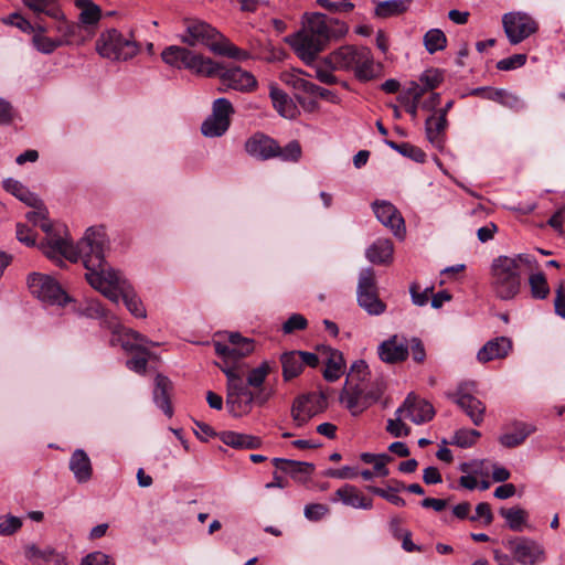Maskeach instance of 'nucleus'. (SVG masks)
<instances>
[{"label": "nucleus", "instance_id": "1", "mask_svg": "<svg viewBox=\"0 0 565 565\" xmlns=\"http://www.w3.org/2000/svg\"><path fill=\"white\" fill-rule=\"evenodd\" d=\"M108 244L105 228L103 226H92L86 230L76 249L58 241L54 243L53 249H49L47 253L54 255L56 252H62L73 263L81 259L86 269V280L94 289L115 303L121 297L131 315L137 318H146V309L129 282L118 271L108 267L105 260Z\"/></svg>", "mask_w": 565, "mask_h": 565}, {"label": "nucleus", "instance_id": "2", "mask_svg": "<svg viewBox=\"0 0 565 565\" xmlns=\"http://www.w3.org/2000/svg\"><path fill=\"white\" fill-rule=\"evenodd\" d=\"M535 265L534 256L526 253L493 258L489 269V285L493 296L502 301L516 298L523 287L524 270Z\"/></svg>", "mask_w": 565, "mask_h": 565}, {"label": "nucleus", "instance_id": "3", "mask_svg": "<svg viewBox=\"0 0 565 565\" xmlns=\"http://www.w3.org/2000/svg\"><path fill=\"white\" fill-rule=\"evenodd\" d=\"M181 41L189 46H206L214 54L236 60H245L248 53L235 46L215 28L201 20H186Z\"/></svg>", "mask_w": 565, "mask_h": 565}, {"label": "nucleus", "instance_id": "4", "mask_svg": "<svg viewBox=\"0 0 565 565\" xmlns=\"http://www.w3.org/2000/svg\"><path fill=\"white\" fill-rule=\"evenodd\" d=\"M324 62L331 70L354 71L355 76L362 81H370L376 75L372 53L364 46H342L329 54Z\"/></svg>", "mask_w": 565, "mask_h": 565}, {"label": "nucleus", "instance_id": "5", "mask_svg": "<svg viewBox=\"0 0 565 565\" xmlns=\"http://www.w3.org/2000/svg\"><path fill=\"white\" fill-rule=\"evenodd\" d=\"M161 57L166 64L172 67L185 68L196 75L206 77H215L220 70V63L178 45L166 47L161 53Z\"/></svg>", "mask_w": 565, "mask_h": 565}, {"label": "nucleus", "instance_id": "6", "mask_svg": "<svg viewBox=\"0 0 565 565\" xmlns=\"http://www.w3.org/2000/svg\"><path fill=\"white\" fill-rule=\"evenodd\" d=\"M226 376V407L234 417H242L252 412L254 393L245 384L242 374L234 366H221Z\"/></svg>", "mask_w": 565, "mask_h": 565}, {"label": "nucleus", "instance_id": "7", "mask_svg": "<svg viewBox=\"0 0 565 565\" xmlns=\"http://www.w3.org/2000/svg\"><path fill=\"white\" fill-rule=\"evenodd\" d=\"M96 50L102 57L111 61H127L134 57L139 49L136 42L111 29L100 34L96 42Z\"/></svg>", "mask_w": 565, "mask_h": 565}, {"label": "nucleus", "instance_id": "8", "mask_svg": "<svg viewBox=\"0 0 565 565\" xmlns=\"http://www.w3.org/2000/svg\"><path fill=\"white\" fill-rule=\"evenodd\" d=\"M215 353L223 359L218 366H234L236 362L246 358L255 350L254 340L243 337L238 332L228 334L227 342L214 341Z\"/></svg>", "mask_w": 565, "mask_h": 565}, {"label": "nucleus", "instance_id": "9", "mask_svg": "<svg viewBox=\"0 0 565 565\" xmlns=\"http://www.w3.org/2000/svg\"><path fill=\"white\" fill-rule=\"evenodd\" d=\"M28 286L32 295L49 305L64 306L68 296L58 282L49 275L32 273L28 277Z\"/></svg>", "mask_w": 565, "mask_h": 565}, {"label": "nucleus", "instance_id": "10", "mask_svg": "<svg viewBox=\"0 0 565 565\" xmlns=\"http://www.w3.org/2000/svg\"><path fill=\"white\" fill-rule=\"evenodd\" d=\"M473 386V383H461L455 392L447 393V397L469 417L475 426H480L484 420L486 405L472 395Z\"/></svg>", "mask_w": 565, "mask_h": 565}, {"label": "nucleus", "instance_id": "11", "mask_svg": "<svg viewBox=\"0 0 565 565\" xmlns=\"http://www.w3.org/2000/svg\"><path fill=\"white\" fill-rule=\"evenodd\" d=\"M358 302L367 313L382 315L386 306L379 298L375 284V274L372 268L362 269L359 275Z\"/></svg>", "mask_w": 565, "mask_h": 565}, {"label": "nucleus", "instance_id": "12", "mask_svg": "<svg viewBox=\"0 0 565 565\" xmlns=\"http://www.w3.org/2000/svg\"><path fill=\"white\" fill-rule=\"evenodd\" d=\"M232 114H234V108L228 99H215L212 107V114L201 126L202 134L209 138L223 136L230 128V117Z\"/></svg>", "mask_w": 565, "mask_h": 565}, {"label": "nucleus", "instance_id": "13", "mask_svg": "<svg viewBox=\"0 0 565 565\" xmlns=\"http://www.w3.org/2000/svg\"><path fill=\"white\" fill-rule=\"evenodd\" d=\"M33 207H34V211L26 213L25 216L29 222L33 223L34 225H39L41 227V230L43 232H45L47 235L45 242H42L41 246H40L43 254L46 255L51 259H56V258H60L61 256L68 259V257L62 252L61 253L56 252V253H54V255H50V253H47V252H49V249H53L52 247H53L54 243H56L58 241L66 243L67 245L72 246L74 249H76L78 247V243L76 245H73V243L71 241H68L67 238L56 236L52 232V224L47 221V210L44 206L41 199H40L39 205L33 206Z\"/></svg>", "mask_w": 565, "mask_h": 565}, {"label": "nucleus", "instance_id": "14", "mask_svg": "<svg viewBox=\"0 0 565 565\" xmlns=\"http://www.w3.org/2000/svg\"><path fill=\"white\" fill-rule=\"evenodd\" d=\"M327 398L322 393H308L298 396L291 407V417L297 427L306 425L313 416L323 412Z\"/></svg>", "mask_w": 565, "mask_h": 565}, {"label": "nucleus", "instance_id": "15", "mask_svg": "<svg viewBox=\"0 0 565 565\" xmlns=\"http://www.w3.org/2000/svg\"><path fill=\"white\" fill-rule=\"evenodd\" d=\"M504 32L511 44H519L537 31L536 21L524 12H509L502 18Z\"/></svg>", "mask_w": 565, "mask_h": 565}, {"label": "nucleus", "instance_id": "16", "mask_svg": "<svg viewBox=\"0 0 565 565\" xmlns=\"http://www.w3.org/2000/svg\"><path fill=\"white\" fill-rule=\"evenodd\" d=\"M505 545L514 559L522 565H536L545 561L543 545L530 537L511 539Z\"/></svg>", "mask_w": 565, "mask_h": 565}, {"label": "nucleus", "instance_id": "17", "mask_svg": "<svg viewBox=\"0 0 565 565\" xmlns=\"http://www.w3.org/2000/svg\"><path fill=\"white\" fill-rule=\"evenodd\" d=\"M303 31L328 43L331 36L344 35L348 26L338 20L328 21L323 13H312L308 17Z\"/></svg>", "mask_w": 565, "mask_h": 565}, {"label": "nucleus", "instance_id": "18", "mask_svg": "<svg viewBox=\"0 0 565 565\" xmlns=\"http://www.w3.org/2000/svg\"><path fill=\"white\" fill-rule=\"evenodd\" d=\"M287 41L295 50L298 57L306 64H311L327 44L320 39L308 34L303 30L288 38Z\"/></svg>", "mask_w": 565, "mask_h": 565}, {"label": "nucleus", "instance_id": "19", "mask_svg": "<svg viewBox=\"0 0 565 565\" xmlns=\"http://www.w3.org/2000/svg\"><path fill=\"white\" fill-rule=\"evenodd\" d=\"M215 76L220 77L226 87L239 92H252L257 86L255 76L241 67L224 70L220 64V70Z\"/></svg>", "mask_w": 565, "mask_h": 565}, {"label": "nucleus", "instance_id": "20", "mask_svg": "<svg viewBox=\"0 0 565 565\" xmlns=\"http://www.w3.org/2000/svg\"><path fill=\"white\" fill-rule=\"evenodd\" d=\"M377 354L382 362L397 364L408 358V341L397 334L391 335L377 347Z\"/></svg>", "mask_w": 565, "mask_h": 565}, {"label": "nucleus", "instance_id": "21", "mask_svg": "<svg viewBox=\"0 0 565 565\" xmlns=\"http://www.w3.org/2000/svg\"><path fill=\"white\" fill-rule=\"evenodd\" d=\"M245 151L253 158L266 161L277 157L278 142L271 137L256 132L245 141Z\"/></svg>", "mask_w": 565, "mask_h": 565}, {"label": "nucleus", "instance_id": "22", "mask_svg": "<svg viewBox=\"0 0 565 565\" xmlns=\"http://www.w3.org/2000/svg\"><path fill=\"white\" fill-rule=\"evenodd\" d=\"M376 218L391 228L395 236L403 237L405 233L404 218L396 207L386 201H375L372 204Z\"/></svg>", "mask_w": 565, "mask_h": 565}, {"label": "nucleus", "instance_id": "23", "mask_svg": "<svg viewBox=\"0 0 565 565\" xmlns=\"http://www.w3.org/2000/svg\"><path fill=\"white\" fill-rule=\"evenodd\" d=\"M340 402L353 416L362 414L370 407L365 388L359 383L345 384L340 394Z\"/></svg>", "mask_w": 565, "mask_h": 565}, {"label": "nucleus", "instance_id": "24", "mask_svg": "<svg viewBox=\"0 0 565 565\" xmlns=\"http://www.w3.org/2000/svg\"><path fill=\"white\" fill-rule=\"evenodd\" d=\"M401 408H404L405 417L417 425L429 422L435 415L433 405L413 393L407 395Z\"/></svg>", "mask_w": 565, "mask_h": 565}, {"label": "nucleus", "instance_id": "25", "mask_svg": "<svg viewBox=\"0 0 565 565\" xmlns=\"http://www.w3.org/2000/svg\"><path fill=\"white\" fill-rule=\"evenodd\" d=\"M512 349V342L509 338L499 337L488 341L477 354V359L481 363H487L495 359H503Z\"/></svg>", "mask_w": 565, "mask_h": 565}, {"label": "nucleus", "instance_id": "26", "mask_svg": "<svg viewBox=\"0 0 565 565\" xmlns=\"http://www.w3.org/2000/svg\"><path fill=\"white\" fill-rule=\"evenodd\" d=\"M68 467L73 472L75 480L79 483L89 481L93 476L90 459L83 449H76L72 454Z\"/></svg>", "mask_w": 565, "mask_h": 565}, {"label": "nucleus", "instance_id": "27", "mask_svg": "<svg viewBox=\"0 0 565 565\" xmlns=\"http://www.w3.org/2000/svg\"><path fill=\"white\" fill-rule=\"evenodd\" d=\"M511 429V431L499 437V443L505 448H514L523 444L535 431V426L523 422H514Z\"/></svg>", "mask_w": 565, "mask_h": 565}, {"label": "nucleus", "instance_id": "28", "mask_svg": "<svg viewBox=\"0 0 565 565\" xmlns=\"http://www.w3.org/2000/svg\"><path fill=\"white\" fill-rule=\"evenodd\" d=\"M171 391V381L167 376L158 374L154 380L153 401L169 417L172 416L173 413L170 402Z\"/></svg>", "mask_w": 565, "mask_h": 565}, {"label": "nucleus", "instance_id": "29", "mask_svg": "<svg viewBox=\"0 0 565 565\" xmlns=\"http://www.w3.org/2000/svg\"><path fill=\"white\" fill-rule=\"evenodd\" d=\"M448 126L447 118L436 113L425 121V131L428 141L436 148H441L445 139V131Z\"/></svg>", "mask_w": 565, "mask_h": 565}, {"label": "nucleus", "instance_id": "30", "mask_svg": "<svg viewBox=\"0 0 565 565\" xmlns=\"http://www.w3.org/2000/svg\"><path fill=\"white\" fill-rule=\"evenodd\" d=\"M393 253V243L387 238H379L366 249L365 256L373 264L385 265L392 262Z\"/></svg>", "mask_w": 565, "mask_h": 565}, {"label": "nucleus", "instance_id": "31", "mask_svg": "<svg viewBox=\"0 0 565 565\" xmlns=\"http://www.w3.org/2000/svg\"><path fill=\"white\" fill-rule=\"evenodd\" d=\"M269 97L274 108L281 117L288 119L296 117L298 113L297 106L282 89L278 88L276 85H270Z\"/></svg>", "mask_w": 565, "mask_h": 565}, {"label": "nucleus", "instance_id": "32", "mask_svg": "<svg viewBox=\"0 0 565 565\" xmlns=\"http://www.w3.org/2000/svg\"><path fill=\"white\" fill-rule=\"evenodd\" d=\"M335 495L343 502V504L355 509L370 510L373 507L372 500L365 498L354 486L351 484H345L339 488Z\"/></svg>", "mask_w": 565, "mask_h": 565}, {"label": "nucleus", "instance_id": "33", "mask_svg": "<svg viewBox=\"0 0 565 565\" xmlns=\"http://www.w3.org/2000/svg\"><path fill=\"white\" fill-rule=\"evenodd\" d=\"M218 437L222 443L236 449H257L262 445L260 438L235 431H223Z\"/></svg>", "mask_w": 565, "mask_h": 565}, {"label": "nucleus", "instance_id": "34", "mask_svg": "<svg viewBox=\"0 0 565 565\" xmlns=\"http://www.w3.org/2000/svg\"><path fill=\"white\" fill-rule=\"evenodd\" d=\"M282 366V377L285 381H290L300 375L303 370L301 355L299 351H289L280 355Z\"/></svg>", "mask_w": 565, "mask_h": 565}, {"label": "nucleus", "instance_id": "35", "mask_svg": "<svg viewBox=\"0 0 565 565\" xmlns=\"http://www.w3.org/2000/svg\"><path fill=\"white\" fill-rule=\"evenodd\" d=\"M3 186L8 192L29 206H38L40 203V198L29 191V189L18 180L7 179L3 182Z\"/></svg>", "mask_w": 565, "mask_h": 565}, {"label": "nucleus", "instance_id": "36", "mask_svg": "<svg viewBox=\"0 0 565 565\" xmlns=\"http://www.w3.org/2000/svg\"><path fill=\"white\" fill-rule=\"evenodd\" d=\"M344 359L340 351L331 350L327 360V366L323 371V377L329 382H334L344 373Z\"/></svg>", "mask_w": 565, "mask_h": 565}, {"label": "nucleus", "instance_id": "37", "mask_svg": "<svg viewBox=\"0 0 565 565\" xmlns=\"http://www.w3.org/2000/svg\"><path fill=\"white\" fill-rule=\"evenodd\" d=\"M22 3L34 13H44L52 19H62L63 11L51 0H21Z\"/></svg>", "mask_w": 565, "mask_h": 565}, {"label": "nucleus", "instance_id": "38", "mask_svg": "<svg viewBox=\"0 0 565 565\" xmlns=\"http://www.w3.org/2000/svg\"><path fill=\"white\" fill-rule=\"evenodd\" d=\"M412 0H387L379 2L375 8V15L379 18H388L405 12Z\"/></svg>", "mask_w": 565, "mask_h": 565}, {"label": "nucleus", "instance_id": "39", "mask_svg": "<svg viewBox=\"0 0 565 565\" xmlns=\"http://www.w3.org/2000/svg\"><path fill=\"white\" fill-rule=\"evenodd\" d=\"M76 7L82 11L79 20L83 24L94 25L100 20V8L93 3L90 0H76Z\"/></svg>", "mask_w": 565, "mask_h": 565}, {"label": "nucleus", "instance_id": "40", "mask_svg": "<svg viewBox=\"0 0 565 565\" xmlns=\"http://www.w3.org/2000/svg\"><path fill=\"white\" fill-rule=\"evenodd\" d=\"M273 463L277 469L290 475L310 473L313 470V465L311 463L282 458H274Z\"/></svg>", "mask_w": 565, "mask_h": 565}, {"label": "nucleus", "instance_id": "41", "mask_svg": "<svg viewBox=\"0 0 565 565\" xmlns=\"http://www.w3.org/2000/svg\"><path fill=\"white\" fill-rule=\"evenodd\" d=\"M32 43L39 52L43 54H51L56 49L64 46L65 40H56V38H49L43 33H35L32 36Z\"/></svg>", "mask_w": 565, "mask_h": 565}, {"label": "nucleus", "instance_id": "42", "mask_svg": "<svg viewBox=\"0 0 565 565\" xmlns=\"http://www.w3.org/2000/svg\"><path fill=\"white\" fill-rule=\"evenodd\" d=\"M385 143L390 148L397 151L398 153L403 154L404 157L411 158L416 162H423L426 158L425 152L420 148L413 146L408 142L396 143L395 141L392 140H385Z\"/></svg>", "mask_w": 565, "mask_h": 565}, {"label": "nucleus", "instance_id": "43", "mask_svg": "<svg viewBox=\"0 0 565 565\" xmlns=\"http://www.w3.org/2000/svg\"><path fill=\"white\" fill-rule=\"evenodd\" d=\"M126 337L134 340V342L130 341H122V348L126 351H138L140 353H148L147 349L143 347V344H151L156 345V343L148 340L145 335L139 333L138 331H135L132 329L125 330L124 333Z\"/></svg>", "mask_w": 565, "mask_h": 565}, {"label": "nucleus", "instance_id": "44", "mask_svg": "<svg viewBox=\"0 0 565 565\" xmlns=\"http://www.w3.org/2000/svg\"><path fill=\"white\" fill-rule=\"evenodd\" d=\"M424 44L426 50L433 54L446 47L447 39L445 33L439 29H431L424 35Z\"/></svg>", "mask_w": 565, "mask_h": 565}, {"label": "nucleus", "instance_id": "45", "mask_svg": "<svg viewBox=\"0 0 565 565\" xmlns=\"http://www.w3.org/2000/svg\"><path fill=\"white\" fill-rule=\"evenodd\" d=\"M500 514L505 519L509 527L513 531H521L527 514L521 508L501 509Z\"/></svg>", "mask_w": 565, "mask_h": 565}, {"label": "nucleus", "instance_id": "46", "mask_svg": "<svg viewBox=\"0 0 565 565\" xmlns=\"http://www.w3.org/2000/svg\"><path fill=\"white\" fill-rule=\"evenodd\" d=\"M480 436L481 434L479 430L461 428L455 433L450 444L460 448H468L473 446Z\"/></svg>", "mask_w": 565, "mask_h": 565}, {"label": "nucleus", "instance_id": "47", "mask_svg": "<svg viewBox=\"0 0 565 565\" xmlns=\"http://www.w3.org/2000/svg\"><path fill=\"white\" fill-rule=\"evenodd\" d=\"M531 295L535 299H545L550 294V287L543 273L533 274L529 278Z\"/></svg>", "mask_w": 565, "mask_h": 565}, {"label": "nucleus", "instance_id": "48", "mask_svg": "<svg viewBox=\"0 0 565 565\" xmlns=\"http://www.w3.org/2000/svg\"><path fill=\"white\" fill-rule=\"evenodd\" d=\"M395 416L394 419L387 420L386 430L394 437L408 436L411 428L403 423V418L405 417L404 408L399 406L395 412Z\"/></svg>", "mask_w": 565, "mask_h": 565}, {"label": "nucleus", "instance_id": "49", "mask_svg": "<svg viewBox=\"0 0 565 565\" xmlns=\"http://www.w3.org/2000/svg\"><path fill=\"white\" fill-rule=\"evenodd\" d=\"M271 367L267 361H264L259 366L249 371L247 375V386H252L254 388H260L270 373Z\"/></svg>", "mask_w": 565, "mask_h": 565}, {"label": "nucleus", "instance_id": "50", "mask_svg": "<svg viewBox=\"0 0 565 565\" xmlns=\"http://www.w3.org/2000/svg\"><path fill=\"white\" fill-rule=\"evenodd\" d=\"M369 375V366L363 360L354 361L347 374L345 384H362Z\"/></svg>", "mask_w": 565, "mask_h": 565}, {"label": "nucleus", "instance_id": "51", "mask_svg": "<svg viewBox=\"0 0 565 565\" xmlns=\"http://www.w3.org/2000/svg\"><path fill=\"white\" fill-rule=\"evenodd\" d=\"M277 157L282 161L298 162L301 158L302 150L299 141L291 140L284 148L279 146V150L276 151Z\"/></svg>", "mask_w": 565, "mask_h": 565}, {"label": "nucleus", "instance_id": "52", "mask_svg": "<svg viewBox=\"0 0 565 565\" xmlns=\"http://www.w3.org/2000/svg\"><path fill=\"white\" fill-rule=\"evenodd\" d=\"M366 489L396 507H405L406 504L405 500L397 494V488L387 487V489H383L374 486H369Z\"/></svg>", "mask_w": 565, "mask_h": 565}, {"label": "nucleus", "instance_id": "53", "mask_svg": "<svg viewBox=\"0 0 565 565\" xmlns=\"http://www.w3.org/2000/svg\"><path fill=\"white\" fill-rule=\"evenodd\" d=\"M443 81V72L436 68L425 71L419 77V82L423 84L426 92L438 87Z\"/></svg>", "mask_w": 565, "mask_h": 565}, {"label": "nucleus", "instance_id": "54", "mask_svg": "<svg viewBox=\"0 0 565 565\" xmlns=\"http://www.w3.org/2000/svg\"><path fill=\"white\" fill-rule=\"evenodd\" d=\"M22 526L20 518L7 515L0 518V535L9 536L18 532Z\"/></svg>", "mask_w": 565, "mask_h": 565}, {"label": "nucleus", "instance_id": "55", "mask_svg": "<svg viewBox=\"0 0 565 565\" xmlns=\"http://www.w3.org/2000/svg\"><path fill=\"white\" fill-rule=\"evenodd\" d=\"M57 24L55 26L56 32L60 33V36L56 38V40H65V45L71 43L72 38L75 34L76 25L73 23H70L65 15L63 14L62 19H54Z\"/></svg>", "mask_w": 565, "mask_h": 565}, {"label": "nucleus", "instance_id": "56", "mask_svg": "<svg viewBox=\"0 0 565 565\" xmlns=\"http://www.w3.org/2000/svg\"><path fill=\"white\" fill-rule=\"evenodd\" d=\"M55 554V550L46 546L45 548H40L35 544H30L25 546V557L30 561L33 559H43V561H50L52 556Z\"/></svg>", "mask_w": 565, "mask_h": 565}, {"label": "nucleus", "instance_id": "57", "mask_svg": "<svg viewBox=\"0 0 565 565\" xmlns=\"http://www.w3.org/2000/svg\"><path fill=\"white\" fill-rule=\"evenodd\" d=\"M2 22L7 25H13L20 29L22 32L31 33L35 30L34 25L29 20L23 18L20 13L14 12L6 18H2Z\"/></svg>", "mask_w": 565, "mask_h": 565}, {"label": "nucleus", "instance_id": "58", "mask_svg": "<svg viewBox=\"0 0 565 565\" xmlns=\"http://www.w3.org/2000/svg\"><path fill=\"white\" fill-rule=\"evenodd\" d=\"M307 324H308V321L302 315L294 313L282 324V331L286 334H290L295 331L306 329Z\"/></svg>", "mask_w": 565, "mask_h": 565}, {"label": "nucleus", "instance_id": "59", "mask_svg": "<svg viewBox=\"0 0 565 565\" xmlns=\"http://www.w3.org/2000/svg\"><path fill=\"white\" fill-rule=\"evenodd\" d=\"M434 287H426L420 290L417 284H412L409 292L412 296L413 303L419 307L425 306L428 302L429 296L433 294Z\"/></svg>", "mask_w": 565, "mask_h": 565}, {"label": "nucleus", "instance_id": "60", "mask_svg": "<svg viewBox=\"0 0 565 565\" xmlns=\"http://www.w3.org/2000/svg\"><path fill=\"white\" fill-rule=\"evenodd\" d=\"M526 63L525 54H514L507 58H502L497 63V68L500 71H511L523 66Z\"/></svg>", "mask_w": 565, "mask_h": 565}, {"label": "nucleus", "instance_id": "61", "mask_svg": "<svg viewBox=\"0 0 565 565\" xmlns=\"http://www.w3.org/2000/svg\"><path fill=\"white\" fill-rule=\"evenodd\" d=\"M318 4L328 10L329 12H350L353 10L354 4L352 2H347L343 0L332 1V0H317Z\"/></svg>", "mask_w": 565, "mask_h": 565}, {"label": "nucleus", "instance_id": "62", "mask_svg": "<svg viewBox=\"0 0 565 565\" xmlns=\"http://www.w3.org/2000/svg\"><path fill=\"white\" fill-rule=\"evenodd\" d=\"M329 512V509L327 505L321 503H312L307 504L305 507V516L310 521H319L322 519L327 513Z\"/></svg>", "mask_w": 565, "mask_h": 565}, {"label": "nucleus", "instance_id": "63", "mask_svg": "<svg viewBox=\"0 0 565 565\" xmlns=\"http://www.w3.org/2000/svg\"><path fill=\"white\" fill-rule=\"evenodd\" d=\"M81 565H115L108 555L102 553V552H93L85 556Z\"/></svg>", "mask_w": 565, "mask_h": 565}, {"label": "nucleus", "instance_id": "64", "mask_svg": "<svg viewBox=\"0 0 565 565\" xmlns=\"http://www.w3.org/2000/svg\"><path fill=\"white\" fill-rule=\"evenodd\" d=\"M554 306L556 313L565 319V285L563 282L555 290Z\"/></svg>", "mask_w": 565, "mask_h": 565}]
</instances>
